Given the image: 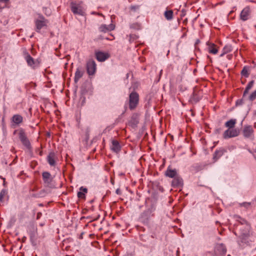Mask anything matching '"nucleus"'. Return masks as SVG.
Returning a JSON list of instances; mask_svg holds the SVG:
<instances>
[{
	"instance_id": "nucleus-25",
	"label": "nucleus",
	"mask_w": 256,
	"mask_h": 256,
	"mask_svg": "<svg viewBox=\"0 0 256 256\" xmlns=\"http://www.w3.org/2000/svg\"><path fill=\"white\" fill-rule=\"evenodd\" d=\"M164 16L168 20H172L173 18V12L172 10L166 11Z\"/></svg>"
},
{
	"instance_id": "nucleus-26",
	"label": "nucleus",
	"mask_w": 256,
	"mask_h": 256,
	"mask_svg": "<svg viewBox=\"0 0 256 256\" xmlns=\"http://www.w3.org/2000/svg\"><path fill=\"white\" fill-rule=\"evenodd\" d=\"M241 74L245 77H248L249 76L248 68L246 66H244L242 72Z\"/></svg>"
},
{
	"instance_id": "nucleus-14",
	"label": "nucleus",
	"mask_w": 256,
	"mask_h": 256,
	"mask_svg": "<svg viewBox=\"0 0 256 256\" xmlns=\"http://www.w3.org/2000/svg\"><path fill=\"white\" fill-rule=\"evenodd\" d=\"M208 46V50L210 53L212 54H216L218 52V50L216 48V46L213 43H211L209 42L206 43Z\"/></svg>"
},
{
	"instance_id": "nucleus-24",
	"label": "nucleus",
	"mask_w": 256,
	"mask_h": 256,
	"mask_svg": "<svg viewBox=\"0 0 256 256\" xmlns=\"http://www.w3.org/2000/svg\"><path fill=\"white\" fill-rule=\"evenodd\" d=\"M254 84V81L252 80L248 82V86H246L245 90L244 91L243 96H244L248 92L249 90L252 88Z\"/></svg>"
},
{
	"instance_id": "nucleus-11",
	"label": "nucleus",
	"mask_w": 256,
	"mask_h": 256,
	"mask_svg": "<svg viewBox=\"0 0 256 256\" xmlns=\"http://www.w3.org/2000/svg\"><path fill=\"white\" fill-rule=\"evenodd\" d=\"M35 24L36 31L39 32L42 27L46 26V20L43 16H40V20H36Z\"/></svg>"
},
{
	"instance_id": "nucleus-18",
	"label": "nucleus",
	"mask_w": 256,
	"mask_h": 256,
	"mask_svg": "<svg viewBox=\"0 0 256 256\" xmlns=\"http://www.w3.org/2000/svg\"><path fill=\"white\" fill-rule=\"evenodd\" d=\"M114 29V26L111 24L109 26H106L105 24H102L99 28V30L101 32H106Z\"/></svg>"
},
{
	"instance_id": "nucleus-30",
	"label": "nucleus",
	"mask_w": 256,
	"mask_h": 256,
	"mask_svg": "<svg viewBox=\"0 0 256 256\" xmlns=\"http://www.w3.org/2000/svg\"><path fill=\"white\" fill-rule=\"evenodd\" d=\"M130 28L134 30H138L140 29V25L138 23H134L130 26Z\"/></svg>"
},
{
	"instance_id": "nucleus-44",
	"label": "nucleus",
	"mask_w": 256,
	"mask_h": 256,
	"mask_svg": "<svg viewBox=\"0 0 256 256\" xmlns=\"http://www.w3.org/2000/svg\"><path fill=\"white\" fill-rule=\"evenodd\" d=\"M176 221H177V223L178 222V220L177 218L176 220Z\"/></svg>"
},
{
	"instance_id": "nucleus-2",
	"label": "nucleus",
	"mask_w": 256,
	"mask_h": 256,
	"mask_svg": "<svg viewBox=\"0 0 256 256\" xmlns=\"http://www.w3.org/2000/svg\"><path fill=\"white\" fill-rule=\"evenodd\" d=\"M18 136L20 140L21 141L22 144L28 150L32 148L31 144L24 130L23 129H20L18 130Z\"/></svg>"
},
{
	"instance_id": "nucleus-36",
	"label": "nucleus",
	"mask_w": 256,
	"mask_h": 256,
	"mask_svg": "<svg viewBox=\"0 0 256 256\" xmlns=\"http://www.w3.org/2000/svg\"><path fill=\"white\" fill-rule=\"evenodd\" d=\"M224 50L225 51V52H228L230 51V48L229 46H226L224 48Z\"/></svg>"
},
{
	"instance_id": "nucleus-19",
	"label": "nucleus",
	"mask_w": 256,
	"mask_h": 256,
	"mask_svg": "<svg viewBox=\"0 0 256 256\" xmlns=\"http://www.w3.org/2000/svg\"><path fill=\"white\" fill-rule=\"evenodd\" d=\"M84 71L81 70L80 68H77L74 76V82L76 83L79 80L82 78L84 74Z\"/></svg>"
},
{
	"instance_id": "nucleus-37",
	"label": "nucleus",
	"mask_w": 256,
	"mask_h": 256,
	"mask_svg": "<svg viewBox=\"0 0 256 256\" xmlns=\"http://www.w3.org/2000/svg\"><path fill=\"white\" fill-rule=\"evenodd\" d=\"M116 192L118 194H122L121 190L120 188H117Z\"/></svg>"
},
{
	"instance_id": "nucleus-17",
	"label": "nucleus",
	"mask_w": 256,
	"mask_h": 256,
	"mask_svg": "<svg viewBox=\"0 0 256 256\" xmlns=\"http://www.w3.org/2000/svg\"><path fill=\"white\" fill-rule=\"evenodd\" d=\"M80 191L78 192V197L80 199L86 198V194L88 192V189L82 186L80 188Z\"/></svg>"
},
{
	"instance_id": "nucleus-9",
	"label": "nucleus",
	"mask_w": 256,
	"mask_h": 256,
	"mask_svg": "<svg viewBox=\"0 0 256 256\" xmlns=\"http://www.w3.org/2000/svg\"><path fill=\"white\" fill-rule=\"evenodd\" d=\"M242 133L245 138H254V130L250 126H244Z\"/></svg>"
},
{
	"instance_id": "nucleus-40",
	"label": "nucleus",
	"mask_w": 256,
	"mask_h": 256,
	"mask_svg": "<svg viewBox=\"0 0 256 256\" xmlns=\"http://www.w3.org/2000/svg\"><path fill=\"white\" fill-rule=\"evenodd\" d=\"M240 222L242 223V224H244L245 222H246L244 220H242V222Z\"/></svg>"
},
{
	"instance_id": "nucleus-20",
	"label": "nucleus",
	"mask_w": 256,
	"mask_h": 256,
	"mask_svg": "<svg viewBox=\"0 0 256 256\" xmlns=\"http://www.w3.org/2000/svg\"><path fill=\"white\" fill-rule=\"evenodd\" d=\"M236 122V119H231L225 123V126L228 128H234Z\"/></svg>"
},
{
	"instance_id": "nucleus-4",
	"label": "nucleus",
	"mask_w": 256,
	"mask_h": 256,
	"mask_svg": "<svg viewBox=\"0 0 256 256\" xmlns=\"http://www.w3.org/2000/svg\"><path fill=\"white\" fill-rule=\"evenodd\" d=\"M240 131L237 128H228L223 134V138L224 139H228L238 136Z\"/></svg>"
},
{
	"instance_id": "nucleus-22",
	"label": "nucleus",
	"mask_w": 256,
	"mask_h": 256,
	"mask_svg": "<svg viewBox=\"0 0 256 256\" xmlns=\"http://www.w3.org/2000/svg\"><path fill=\"white\" fill-rule=\"evenodd\" d=\"M26 60L28 66H34V60L28 54H27L26 56Z\"/></svg>"
},
{
	"instance_id": "nucleus-6",
	"label": "nucleus",
	"mask_w": 256,
	"mask_h": 256,
	"mask_svg": "<svg viewBox=\"0 0 256 256\" xmlns=\"http://www.w3.org/2000/svg\"><path fill=\"white\" fill-rule=\"evenodd\" d=\"M42 179L46 186L52 188L54 186L52 182V178L50 172H45L42 174Z\"/></svg>"
},
{
	"instance_id": "nucleus-23",
	"label": "nucleus",
	"mask_w": 256,
	"mask_h": 256,
	"mask_svg": "<svg viewBox=\"0 0 256 256\" xmlns=\"http://www.w3.org/2000/svg\"><path fill=\"white\" fill-rule=\"evenodd\" d=\"M248 235L246 233L242 234L240 236V241H238V242L240 245H241L240 243H246Z\"/></svg>"
},
{
	"instance_id": "nucleus-12",
	"label": "nucleus",
	"mask_w": 256,
	"mask_h": 256,
	"mask_svg": "<svg viewBox=\"0 0 256 256\" xmlns=\"http://www.w3.org/2000/svg\"><path fill=\"white\" fill-rule=\"evenodd\" d=\"M56 158L55 153L53 152H50L47 156V160L51 166H55L56 164Z\"/></svg>"
},
{
	"instance_id": "nucleus-39",
	"label": "nucleus",
	"mask_w": 256,
	"mask_h": 256,
	"mask_svg": "<svg viewBox=\"0 0 256 256\" xmlns=\"http://www.w3.org/2000/svg\"><path fill=\"white\" fill-rule=\"evenodd\" d=\"M10 0H0V2H7L9 1Z\"/></svg>"
},
{
	"instance_id": "nucleus-7",
	"label": "nucleus",
	"mask_w": 256,
	"mask_h": 256,
	"mask_svg": "<svg viewBox=\"0 0 256 256\" xmlns=\"http://www.w3.org/2000/svg\"><path fill=\"white\" fill-rule=\"evenodd\" d=\"M139 123V114L134 113L132 114L130 120H128V125L132 128H135Z\"/></svg>"
},
{
	"instance_id": "nucleus-35",
	"label": "nucleus",
	"mask_w": 256,
	"mask_h": 256,
	"mask_svg": "<svg viewBox=\"0 0 256 256\" xmlns=\"http://www.w3.org/2000/svg\"><path fill=\"white\" fill-rule=\"evenodd\" d=\"M186 12L184 10H182V11L180 12V16L181 18H182V17L186 15Z\"/></svg>"
},
{
	"instance_id": "nucleus-38",
	"label": "nucleus",
	"mask_w": 256,
	"mask_h": 256,
	"mask_svg": "<svg viewBox=\"0 0 256 256\" xmlns=\"http://www.w3.org/2000/svg\"><path fill=\"white\" fill-rule=\"evenodd\" d=\"M42 216V213L41 212H38L37 214V219H38Z\"/></svg>"
},
{
	"instance_id": "nucleus-29",
	"label": "nucleus",
	"mask_w": 256,
	"mask_h": 256,
	"mask_svg": "<svg viewBox=\"0 0 256 256\" xmlns=\"http://www.w3.org/2000/svg\"><path fill=\"white\" fill-rule=\"evenodd\" d=\"M177 189L179 188L182 184V179L177 176Z\"/></svg>"
},
{
	"instance_id": "nucleus-27",
	"label": "nucleus",
	"mask_w": 256,
	"mask_h": 256,
	"mask_svg": "<svg viewBox=\"0 0 256 256\" xmlns=\"http://www.w3.org/2000/svg\"><path fill=\"white\" fill-rule=\"evenodd\" d=\"M138 38V36L136 34H132L130 35V42H137V40Z\"/></svg>"
},
{
	"instance_id": "nucleus-8",
	"label": "nucleus",
	"mask_w": 256,
	"mask_h": 256,
	"mask_svg": "<svg viewBox=\"0 0 256 256\" xmlns=\"http://www.w3.org/2000/svg\"><path fill=\"white\" fill-rule=\"evenodd\" d=\"M250 8L249 6H247L242 10L240 14V18L243 21H246L250 18Z\"/></svg>"
},
{
	"instance_id": "nucleus-10",
	"label": "nucleus",
	"mask_w": 256,
	"mask_h": 256,
	"mask_svg": "<svg viewBox=\"0 0 256 256\" xmlns=\"http://www.w3.org/2000/svg\"><path fill=\"white\" fill-rule=\"evenodd\" d=\"M71 10L74 14L82 15L84 13L82 8L80 4H76L74 2L71 3Z\"/></svg>"
},
{
	"instance_id": "nucleus-5",
	"label": "nucleus",
	"mask_w": 256,
	"mask_h": 256,
	"mask_svg": "<svg viewBox=\"0 0 256 256\" xmlns=\"http://www.w3.org/2000/svg\"><path fill=\"white\" fill-rule=\"evenodd\" d=\"M94 54L96 59L100 62H104L110 56L108 52H104L100 50H96L94 52Z\"/></svg>"
},
{
	"instance_id": "nucleus-16",
	"label": "nucleus",
	"mask_w": 256,
	"mask_h": 256,
	"mask_svg": "<svg viewBox=\"0 0 256 256\" xmlns=\"http://www.w3.org/2000/svg\"><path fill=\"white\" fill-rule=\"evenodd\" d=\"M12 122L16 125H18L23 122V118L20 114H14L12 117Z\"/></svg>"
},
{
	"instance_id": "nucleus-45",
	"label": "nucleus",
	"mask_w": 256,
	"mask_h": 256,
	"mask_svg": "<svg viewBox=\"0 0 256 256\" xmlns=\"http://www.w3.org/2000/svg\"><path fill=\"white\" fill-rule=\"evenodd\" d=\"M254 126H256V123L254 124Z\"/></svg>"
},
{
	"instance_id": "nucleus-46",
	"label": "nucleus",
	"mask_w": 256,
	"mask_h": 256,
	"mask_svg": "<svg viewBox=\"0 0 256 256\" xmlns=\"http://www.w3.org/2000/svg\"><path fill=\"white\" fill-rule=\"evenodd\" d=\"M255 114H256V111L255 112Z\"/></svg>"
},
{
	"instance_id": "nucleus-34",
	"label": "nucleus",
	"mask_w": 256,
	"mask_h": 256,
	"mask_svg": "<svg viewBox=\"0 0 256 256\" xmlns=\"http://www.w3.org/2000/svg\"><path fill=\"white\" fill-rule=\"evenodd\" d=\"M6 194V192L4 190H2L1 191L0 193V201L2 202V199L4 197V196H5Z\"/></svg>"
},
{
	"instance_id": "nucleus-31",
	"label": "nucleus",
	"mask_w": 256,
	"mask_h": 256,
	"mask_svg": "<svg viewBox=\"0 0 256 256\" xmlns=\"http://www.w3.org/2000/svg\"><path fill=\"white\" fill-rule=\"evenodd\" d=\"M239 205L240 206H243V207H244L246 208H248L250 206V202H242V203L239 204Z\"/></svg>"
},
{
	"instance_id": "nucleus-42",
	"label": "nucleus",
	"mask_w": 256,
	"mask_h": 256,
	"mask_svg": "<svg viewBox=\"0 0 256 256\" xmlns=\"http://www.w3.org/2000/svg\"><path fill=\"white\" fill-rule=\"evenodd\" d=\"M98 15L103 16V14H98Z\"/></svg>"
},
{
	"instance_id": "nucleus-43",
	"label": "nucleus",
	"mask_w": 256,
	"mask_h": 256,
	"mask_svg": "<svg viewBox=\"0 0 256 256\" xmlns=\"http://www.w3.org/2000/svg\"><path fill=\"white\" fill-rule=\"evenodd\" d=\"M17 132H18L17 130H14V134H15Z\"/></svg>"
},
{
	"instance_id": "nucleus-1",
	"label": "nucleus",
	"mask_w": 256,
	"mask_h": 256,
	"mask_svg": "<svg viewBox=\"0 0 256 256\" xmlns=\"http://www.w3.org/2000/svg\"><path fill=\"white\" fill-rule=\"evenodd\" d=\"M139 102V95L136 92H133L129 96V108L130 110H134L138 106Z\"/></svg>"
},
{
	"instance_id": "nucleus-3",
	"label": "nucleus",
	"mask_w": 256,
	"mask_h": 256,
	"mask_svg": "<svg viewBox=\"0 0 256 256\" xmlns=\"http://www.w3.org/2000/svg\"><path fill=\"white\" fill-rule=\"evenodd\" d=\"M87 73L89 76H93L95 74L96 70V64L94 60L90 59L86 64Z\"/></svg>"
},
{
	"instance_id": "nucleus-33",
	"label": "nucleus",
	"mask_w": 256,
	"mask_h": 256,
	"mask_svg": "<svg viewBox=\"0 0 256 256\" xmlns=\"http://www.w3.org/2000/svg\"><path fill=\"white\" fill-rule=\"evenodd\" d=\"M256 98V90H254L253 92H252V94L250 95V96L249 97V99L251 101H252L254 100H255Z\"/></svg>"
},
{
	"instance_id": "nucleus-15",
	"label": "nucleus",
	"mask_w": 256,
	"mask_h": 256,
	"mask_svg": "<svg viewBox=\"0 0 256 256\" xmlns=\"http://www.w3.org/2000/svg\"><path fill=\"white\" fill-rule=\"evenodd\" d=\"M120 146L118 142L116 140H113L112 141V146H111V150L116 153L118 152L120 150Z\"/></svg>"
},
{
	"instance_id": "nucleus-13",
	"label": "nucleus",
	"mask_w": 256,
	"mask_h": 256,
	"mask_svg": "<svg viewBox=\"0 0 256 256\" xmlns=\"http://www.w3.org/2000/svg\"><path fill=\"white\" fill-rule=\"evenodd\" d=\"M226 152V150L223 148L216 150L213 156V159L214 160V162L218 160Z\"/></svg>"
},
{
	"instance_id": "nucleus-21",
	"label": "nucleus",
	"mask_w": 256,
	"mask_h": 256,
	"mask_svg": "<svg viewBox=\"0 0 256 256\" xmlns=\"http://www.w3.org/2000/svg\"><path fill=\"white\" fill-rule=\"evenodd\" d=\"M165 174L166 176L172 178L176 175V171L175 170H172L170 167H168L165 172Z\"/></svg>"
},
{
	"instance_id": "nucleus-41",
	"label": "nucleus",
	"mask_w": 256,
	"mask_h": 256,
	"mask_svg": "<svg viewBox=\"0 0 256 256\" xmlns=\"http://www.w3.org/2000/svg\"><path fill=\"white\" fill-rule=\"evenodd\" d=\"M3 180H4V185L5 186V184H6V180H5V178H3Z\"/></svg>"
},
{
	"instance_id": "nucleus-28",
	"label": "nucleus",
	"mask_w": 256,
	"mask_h": 256,
	"mask_svg": "<svg viewBox=\"0 0 256 256\" xmlns=\"http://www.w3.org/2000/svg\"><path fill=\"white\" fill-rule=\"evenodd\" d=\"M218 248L220 249L221 250V252H220L221 254H224L226 253V250L225 246L223 244H220L218 245Z\"/></svg>"
},
{
	"instance_id": "nucleus-32",
	"label": "nucleus",
	"mask_w": 256,
	"mask_h": 256,
	"mask_svg": "<svg viewBox=\"0 0 256 256\" xmlns=\"http://www.w3.org/2000/svg\"><path fill=\"white\" fill-rule=\"evenodd\" d=\"M130 10L131 13L136 12L138 10V6H133L130 7Z\"/></svg>"
}]
</instances>
